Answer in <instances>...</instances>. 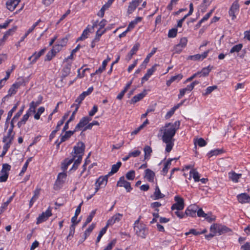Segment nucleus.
I'll use <instances>...</instances> for the list:
<instances>
[{
	"label": "nucleus",
	"instance_id": "obj_22",
	"mask_svg": "<svg viewBox=\"0 0 250 250\" xmlns=\"http://www.w3.org/2000/svg\"><path fill=\"white\" fill-rule=\"evenodd\" d=\"M140 44L138 43L135 44L131 49L129 53L126 56V59L129 61L131 59L132 56L135 54L139 49Z\"/></svg>",
	"mask_w": 250,
	"mask_h": 250
},
{
	"label": "nucleus",
	"instance_id": "obj_46",
	"mask_svg": "<svg viewBox=\"0 0 250 250\" xmlns=\"http://www.w3.org/2000/svg\"><path fill=\"white\" fill-rule=\"evenodd\" d=\"M45 108L43 106L40 107L38 109L37 112L34 115V118L36 120H39L40 118L41 115L44 111Z\"/></svg>",
	"mask_w": 250,
	"mask_h": 250
},
{
	"label": "nucleus",
	"instance_id": "obj_11",
	"mask_svg": "<svg viewBox=\"0 0 250 250\" xmlns=\"http://www.w3.org/2000/svg\"><path fill=\"white\" fill-rule=\"evenodd\" d=\"M91 120V118L87 116L82 118L76 126L74 129L75 131H77L79 130H81V128H84Z\"/></svg>",
	"mask_w": 250,
	"mask_h": 250
},
{
	"label": "nucleus",
	"instance_id": "obj_13",
	"mask_svg": "<svg viewBox=\"0 0 250 250\" xmlns=\"http://www.w3.org/2000/svg\"><path fill=\"white\" fill-rule=\"evenodd\" d=\"M143 0H133L130 2L128 6L127 13L128 15L131 14L142 1Z\"/></svg>",
	"mask_w": 250,
	"mask_h": 250
},
{
	"label": "nucleus",
	"instance_id": "obj_19",
	"mask_svg": "<svg viewBox=\"0 0 250 250\" xmlns=\"http://www.w3.org/2000/svg\"><path fill=\"white\" fill-rule=\"evenodd\" d=\"M108 176L107 175L104 176L100 177L96 181L95 185H98L99 187H101L102 186H105L107 182Z\"/></svg>",
	"mask_w": 250,
	"mask_h": 250
},
{
	"label": "nucleus",
	"instance_id": "obj_64",
	"mask_svg": "<svg viewBox=\"0 0 250 250\" xmlns=\"http://www.w3.org/2000/svg\"><path fill=\"white\" fill-rule=\"evenodd\" d=\"M183 78V75L181 74L176 75L171 77L170 79L173 82L175 81H179Z\"/></svg>",
	"mask_w": 250,
	"mask_h": 250
},
{
	"label": "nucleus",
	"instance_id": "obj_3",
	"mask_svg": "<svg viewBox=\"0 0 250 250\" xmlns=\"http://www.w3.org/2000/svg\"><path fill=\"white\" fill-rule=\"evenodd\" d=\"M134 229L135 234L139 237L142 238H145L148 234V230L145 224L143 225H138L134 226Z\"/></svg>",
	"mask_w": 250,
	"mask_h": 250
},
{
	"label": "nucleus",
	"instance_id": "obj_16",
	"mask_svg": "<svg viewBox=\"0 0 250 250\" xmlns=\"http://www.w3.org/2000/svg\"><path fill=\"white\" fill-rule=\"evenodd\" d=\"M21 0H8L6 3L7 8L10 11H13L19 4Z\"/></svg>",
	"mask_w": 250,
	"mask_h": 250
},
{
	"label": "nucleus",
	"instance_id": "obj_59",
	"mask_svg": "<svg viewBox=\"0 0 250 250\" xmlns=\"http://www.w3.org/2000/svg\"><path fill=\"white\" fill-rule=\"evenodd\" d=\"M96 213V210L92 211L86 220V223H90Z\"/></svg>",
	"mask_w": 250,
	"mask_h": 250
},
{
	"label": "nucleus",
	"instance_id": "obj_4",
	"mask_svg": "<svg viewBox=\"0 0 250 250\" xmlns=\"http://www.w3.org/2000/svg\"><path fill=\"white\" fill-rule=\"evenodd\" d=\"M11 166L7 164L2 165V168L0 172V182L6 181L8 177V172L10 170Z\"/></svg>",
	"mask_w": 250,
	"mask_h": 250
},
{
	"label": "nucleus",
	"instance_id": "obj_31",
	"mask_svg": "<svg viewBox=\"0 0 250 250\" xmlns=\"http://www.w3.org/2000/svg\"><path fill=\"white\" fill-rule=\"evenodd\" d=\"M142 20V18L137 17L136 19L132 21H131L127 27V30H130L133 29L135 26L137 24L138 22H140Z\"/></svg>",
	"mask_w": 250,
	"mask_h": 250
},
{
	"label": "nucleus",
	"instance_id": "obj_55",
	"mask_svg": "<svg viewBox=\"0 0 250 250\" xmlns=\"http://www.w3.org/2000/svg\"><path fill=\"white\" fill-rule=\"evenodd\" d=\"M214 11V9H212L211 10H210V12H209L200 21H199V23L200 24H201L202 22H203L204 21H207L208 20V19L210 17V16L211 15L213 11Z\"/></svg>",
	"mask_w": 250,
	"mask_h": 250
},
{
	"label": "nucleus",
	"instance_id": "obj_20",
	"mask_svg": "<svg viewBox=\"0 0 250 250\" xmlns=\"http://www.w3.org/2000/svg\"><path fill=\"white\" fill-rule=\"evenodd\" d=\"M20 86L21 83H17L12 84L8 91V94L7 96H11L12 95L15 94L16 93L17 90L20 87Z\"/></svg>",
	"mask_w": 250,
	"mask_h": 250
},
{
	"label": "nucleus",
	"instance_id": "obj_56",
	"mask_svg": "<svg viewBox=\"0 0 250 250\" xmlns=\"http://www.w3.org/2000/svg\"><path fill=\"white\" fill-rule=\"evenodd\" d=\"M158 65L157 64H154L151 68L148 69L147 71V73H146L148 76L150 77L151 76L153 72H155L156 70V67L158 66Z\"/></svg>",
	"mask_w": 250,
	"mask_h": 250
},
{
	"label": "nucleus",
	"instance_id": "obj_37",
	"mask_svg": "<svg viewBox=\"0 0 250 250\" xmlns=\"http://www.w3.org/2000/svg\"><path fill=\"white\" fill-rule=\"evenodd\" d=\"M173 160V159H170L165 164L164 167L163 168L162 170L164 175H165L167 173L168 170L170 167V166L171 165V161Z\"/></svg>",
	"mask_w": 250,
	"mask_h": 250
},
{
	"label": "nucleus",
	"instance_id": "obj_58",
	"mask_svg": "<svg viewBox=\"0 0 250 250\" xmlns=\"http://www.w3.org/2000/svg\"><path fill=\"white\" fill-rule=\"evenodd\" d=\"M106 62L103 61L102 66L100 67L98 69L96 70L95 73H101L105 69L106 67Z\"/></svg>",
	"mask_w": 250,
	"mask_h": 250
},
{
	"label": "nucleus",
	"instance_id": "obj_7",
	"mask_svg": "<svg viewBox=\"0 0 250 250\" xmlns=\"http://www.w3.org/2000/svg\"><path fill=\"white\" fill-rule=\"evenodd\" d=\"M15 133L14 131H8L7 134L4 135L2 139V142L4 145H7V146H10L12 141L14 140Z\"/></svg>",
	"mask_w": 250,
	"mask_h": 250
},
{
	"label": "nucleus",
	"instance_id": "obj_34",
	"mask_svg": "<svg viewBox=\"0 0 250 250\" xmlns=\"http://www.w3.org/2000/svg\"><path fill=\"white\" fill-rule=\"evenodd\" d=\"M107 28H100L97 30L95 38L96 40H100L101 37L107 31Z\"/></svg>",
	"mask_w": 250,
	"mask_h": 250
},
{
	"label": "nucleus",
	"instance_id": "obj_36",
	"mask_svg": "<svg viewBox=\"0 0 250 250\" xmlns=\"http://www.w3.org/2000/svg\"><path fill=\"white\" fill-rule=\"evenodd\" d=\"M197 145H198L200 147H202L205 146L207 145V142L204 139L200 138L194 142L195 148H196Z\"/></svg>",
	"mask_w": 250,
	"mask_h": 250
},
{
	"label": "nucleus",
	"instance_id": "obj_26",
	"mask_svg": "<svg viewBox=\"0 0 250 250\" xmlns=\"http://www.w3.org/2000/svg\"><path fill=\"white\" fill-rule=\"evenodd\" d=\"M144 151L145 153V159H149L151 156V153L152 152L151 147L150 146H146L144 148Z\"/></svg>",
	"mask_w": 250,
	"mask_h": 250
},
{
	"label": "nucleus",
	"instance_id": "obj_63",
	"mask_svg": "<svg viewBox=\"0 0 250 250\" xmlns=\"http://www.w3.org/2000/svg\"><path fill=\"white\" fill-rule=\"evenodd\" d=\"M55 54L51 50L46 55L45 61H50Z\"/></svg>",
	"mask_w": 250,
	"mask_h": 250
},
{
	"label": "nucleus",
	"instance_id": "obj_62",
	"mask_svg": "<svg viewBox=\"0 0 250 250\" xmlns=\"http://www.w3.org/2000/svg\"><path fill=\"white\" fill-rule=\"evenodd\" d=\"M85 97V96L83 93L80 94L79 96L75 100V102L78 103L77 104H78L79 106V104L81 103L82 101L83 100Z\"/></svg>",
	"mask_w": 250,
	"mask_h": 250
},
{
	"label": "nucleus",
	"instance_id": "obj_18",
	"mask_svg": "<svg viewBox=\"0 0 250 250\" xmlns=\"http://www.w3.org/2000/svg\"><path fill=\"white\" fill-rule=\"evenodd\" d=\"M73 157L71 159H66L62 164V168L63 171L67 169L68 166H69L74 161H75L76 158V156L72 155Z\"/></svg>",
	"mask_w": 250,
	"mask_h": 250
},
{
	"label": "nucleus",
	"instance_id": "obj_48",
	"mask_svg": "<svg viewBox=\"0 0 250 250\" xmlns=\"http://www.w3.org/2000/svg\"><path fill=\"white\" fill-rule=\"evenodd\" d=\"M135 172L134 170H130L126 174V178L129 180H133L135 178Z\"/></svg>",
	"mask_w": 250,
	"mask_h": 250
},
{
	"label": "nucleus",
	"instance_id": "obj_28",
	"mask_svg": "<svg viewBox=\"0 0 250 250\" xmlns=\"http://www.w3.org/2000/svg\"><path fill=\"white\" fill-rule=\"evenodd\" d=\"M45 51V48L42 49L38 53L35 52L33 54V56H34V59L31 61V63H35L37 60L42 55L44 54V52Z\"/></svg>",
	"mask_w": 250,
	"mask_h": 250
},
{
	"label": "nucleus",
	"instance_id": "obj_32",
	"mask_svg": "<svg viewBox=\"0 0 250 250\" xmlns=\"http://www.w3.org/2000/svg\"><path fill=\"white\" fill-rule=\"evenodd\" d=\"M30 114L29 113H27L22 117V119L18 123V126L19 128H20L22 125H24L26 122L28 120Z\"/></svg>",
	"mask_w": 250,
	"mask_h": 250
},
{
	"label": "nucleus",
	"instance_id": "obj_6",
	"mask_svg": "<svg viewBox=\"0 0 250 250\" xmlns=\"http://www.w3.org/2000/svg\"><path fill=\"white\" fill-rule=\"evenodd\" d=\"M174 200L176 202L171 207V209L173 210L177 209L178 210H181L184 208V200L182 198L179 196H175L174 197Z\"/></svg>",
	"mask_w": 250,
	"mask_h": 250
},
{
	"label": "nucleus",
	"instance_id": "obj_42",
	"mask_svg": "<svg viewBox=\"0 0 250 250\" xmlns=\"http://www.w3.org/2000/svg\"><path fill=\"white\" fill-rule=\"evenodd\" d=\"M219 224H213L210 228V231L211 232L215 235L216 233H218Z\"/></svg>",
	"mask_w": 250,
	"mask_h": 250
},
{
	"label": "nucleus",
	"instance_id": "obj_40",
	"mask_svg": "<svg viewBox=\"0 0 250 250\" xmlns=\"http://www.w3.org/2000/svg\"><path fill=\"white\" fill-rule=\"evenodd\" d=\"M156 50L157 48H153L151 51L147 55L143 62V63L147 64L149 61V59L155 53Z\"/></svg>",
	"mask_w": 250,
	"mask_h": 250
},
{
	"label": "nucleus",
	"instance_id": "obj_33",
	"mask_svg": "<svg viewBox=\"0 0 250 250\" xmlns=\"http://www.w3.org/2000/svg\"><path fill=\"white\" fill-rule=\"evenodd\" d=\"M192 90V89L189 85H187V86L185 88L181 89L178 95V98L181 99L183 96H184L187 91H191Z\"/></svg>",
	"mask_w": 250,
	"mask_h": 250
},
{
	"label": "nucleus",
	"instance_id": "obj_35",
	"mask_svg": "<svg viewBox=\"0 0 250 250\" xmlns=\"http://www.w3.org/2000/svg\"><path fill=\"white\" fill-rule=\"evenodd\" d=\"M230 231V229L227 227L226 226H223L219 224L218 234L221 235L223 233Z\"/></svg>",
	"mask_w": 250,
	"mask_h": 250
},
{
	"label": "nucleus",
	"instance_id": "obj_23",
	"mask_svg": "<svg viewBox=\"0 0 250 250\" xmlns=\"http://www.w3.org/2000/svg\"><path fill=\"white\" fill-rule=\"evenodd\" d=\"M165 197V195L161 192V191L158 186H156L155 189V191L152 197L154 200H158L163 198Z\"/></svg>",
	"mask_w": 250,
	"mask_h": 250
},
{
	"label": "nucleus",
	"instance_id": "obj_30",
	"mask_svg": "<svg viewBox=\"0 0 250 250\" xmlns=\"http://www.w3.org/2000/svg\"><path fill=\"white\" fill-rule=\"evenodd\" d=\"M190 207H188L187 208L185 211V215L189 216L191 217H194L196 216V209L190 208Z\"/></svg>",
	"mask_w": 250,
	"mask_h": 250
},
{
	"label": "nucleus",
	"instance_id": "obj_14",
	"mask_svg": "<svg viewBox=\"0 0 250 250\" xmlns=\"http://www.w3.org/2000/svg\"><path fill=\"white\" fill-rule=\"evenodd\" d=\"M238 202L241 204L249 203L250 202V196L246 193H241L237 196Z\"/></svg>",
	"mask_w": 250,
	"mask_h": 250
},
{
	"label": "nucleus",
	"instance_id": "obj_53",
	"mask_svg": "<svg viewBox=\"0 0 250 250\" xmlns=\"http://www.w3.org/2000/svg\"><path fill=\"white\" fill-rule=\"evenodd\" d=\"M63 46H62L59 43L55 45L51 51L56 55L57 53L59 52L62 48Z\"/></svg>",
	"mask_w": 250,
	"mask_h": 250
},
{
	"label": "nucleus",
	"instance_id": "obj_38",
	"mask_svg": "<svg viewBox=\"0 0 250 250\" xmlns=\"http://www.w3.org/2000/svg\"><path fill=\"white\" fill-rule=\"evenodd\" d=\"M13 197L14 195L11 196L6 202H4L3 204H2L0 207V214L3 212L4 209H6L8 204L12 201Z\"/></svg>",
	"mask_w": 250,
	"mask_h": 250
},
{
	"label": "nucleus",
	"instance_id": "obj_5",
	"mask_svg": "<svg viewBox=\"0 0 250 250\" xmlns=\"http://www.w3.org/2000/svg\"><path fill=\"white\" fill-rule=\"evenodd\" d=\"M67 174L65 172L60 173L58 175L57 179L56 181L55 184V189H60L66 180Z\"/></svg>",
	"mask_w": 250,
	"mask_h": 250
},
{
	"label": "nucleus",
	"instance_id": "obj_1",
	"mask_svg": "<svg viewBox=\"0 0 250 250\" xmlns=\"http://www.w3.org/2000/svg\"><path fill=\"white\" fill-rule=\"evenodd\" d=\"M180 123L176 121L174 123H168L161 127L159 133L162 136L163 143L166 144V151L169 153L172 150L175 141L174 136L177 130L179 128Z\"/></svg>",
	"mask_w": 250,
	"mask_h": 250
},
{
	"label": "nucleus",
	"instance_id": "obj_9",
	"mask_svg": "<svg viewBox=\"0 0 250 250\" xmlns=\"http://www.w3.org/2000/svg\"><path fill=\"white\" fill-rule=\"evenodd\" d=\"M52 215L51 210L49 208L44 212H42L37 218V224L45 221Z\"/></svg>",
	"mask_w": 250,
	"mask_h": 250
},
{
	"label": "nucleus",
	"instance_id": "obj_54",
	"mask_svg": "<svg viewBox=\"0 0 250 250\" xmlns=\"http://www.w3.org/2000/svg\"><path fill=\"white\" fill-rule=\"evenodd\" d=\"M177 33V29L176 28H172L169 30L168 33V37L169 38H174L176 37Z\"/></svg>",
	"mask_w": 250,
	"mask_h": 250
},
{
	"label": "nucleus",
	"instance_id": "obj_10",
	"mask_svg": "<svg viewBox=\"0 0 250 250\" xmlns=\"http://www.w3.org/2000/svg\"><path fill=\"white\" fill-rule=\"evenodd\" d=\"M239 5L238 4V0H236L233 2L229 10V15L230 17H231L232 20L235 19V13L239 10Z\"/></svg>",
	"mask_w": 250,
	"mask_h": 250
},
{
	"label": "nucleus",
	"instance_id": "obj_21",
	"mask_svg": "<svg viewBox=\"0 0 250 250\" xmlns=\"http://www.w3.org/2000/svg\"><path fill=\"white\" fill-rule=\"evenodd\" d=\"M155 176L154 172L150 169H146L145 170V177L150 182H152L154 181V177Z\"/></svg>",
	"mask_w": 250,
	"mask_h": 250
},
{
	"label": "nucleus",
	"instance_id": "obj_25",
	"mask_svg": "<svg viewBox=\"0 0 250 250\" xmlns=\"http://www.w3.org/2000/svg\"><path fill=\"white\" fill-rule=\"evenodd\" d=\"M121 165L122 163L121 162H118L116 164L113 165L111 167V171L108 173V175L110 176L116 173Z\"/></svg>",
	"mask_w": 250,
	"mask_h": 250
},
{
	"label": "nucleus",
	"instance_id": "obj_17",
	"mask_svg": "<svg viewBox=\"0 0 250 250\" xmlns=\"http://www.w3.org/2000/svg\"><path fill=\"white\" fill-rule=\"evenodd\" d=\"M122 216L123 215L120 213H117L114 215L113 216H112V217L111 219L108 220V221H107L106 224L107 227H108V226L109 225H112L116 222H119L121 220Z\"/></svg>",
	"mask_w": 250,
	"mask_h": 250
},
{
	"label": "nucleus",
	"instance_id": "obj_8",
	"mask_svg": "<svg viewBox=\"0 0 250 250\" xmlns=\"http://www.w3.org/2000/svg\"><path fill=\"white\" fill-rule=\"evenodd\" d=\"M117 186L124 187L127 192H130L132 190L130 183L126 181L124 176L121 177L119 180L117 182Z\"/></svg>",
	"mask_w": 250,
	"mask_h": 250
},
{
	"label": "nucleus",
	"instance_id": "obj_61",
	"mask_svg": "<svg viewBox=\"0 0 250 250\" xmlns=\"http://www.w3.org/2000/svg\"><path fill=\"white\" fill-rule=\"evenodd\" d=\"M205 218L208 222H211L215 220V216L212 215L211 213L207 214Z\"/></svg>",
	"mask_w": 250,
	"mask_h": 250
},
{
	"label": "nucleus",
	"instance_id": "obj_51",
	"mask_svg": "<svg viewBox=\"0 0 250 250\" xmlns=\"http://www.w3.org/2000/svg\"><path fill=\"white\" fill-rule=\"evenodd\" d=\"M17 107H18V104H15L13 107L12 109L8 112V115H7V119H6V122H7L9 120H10V119L11 118V117L12 116V114H13V112H14L16 111V110L17 109Z\"/></svg>",
	"mask_w": 250,
	"mask_h": 250
},
{
	"label": "nucleus",
	"instance_id": "obj_49",
	"mask_svg": "<svg viewBox=\"0 0 250 250\" xmlns=\"http://www.w3.org/2000/svg\"><path fill=\"white\" fill-rule=\"evenodd\" d=\"M222 152V149H214V150H211L208 153V156L210 157H212L213 156H216V155H218V154L221 153Z\"/></svg>",
	"mask_w": 250,
	"mask_h": 250
},
{
	"label": "nucleus",
	"instance_id": "obj_57",
	"mask_svg": "<svg viewBox=\"0 0 250 250\" xmlns=\"http://www.w3.org/2000/svg\"><path fill=\"white\" fill-rule=\"evenodd\" d=\"M116 240H112L103 250H111L116 243Z\"/></svg>",
	"mask_w": 250,
	"mask_h": 250
},
{
	"label": "nucleus",
	"instance_id": "obj_52",
	"mask_svg": "<svg viewBox=\"0 0 250 250\" xmlns=\"http://www.w3.org/2000/svg\"><path fill=\"white\" fill-rule=\"evenodd\" d=\"M89 32V29L88 28H86L83 31L82 35L80 37H79L78 39V41H82L87 38V35Z\"/></svg>",
	"mask_w": 250,
	"mask_h": 250
},
{
	"label": "nucleus",
	"instance_id": "obj_41",
	"mask_svg": "<svg viewBox=\"0 0 250 250\" xmlns=\"http://www.w3.org/2000/svg\"><path fill=\"white\" fill-rule=\"evenodd\" d=\"M243 47V44L241 43L238 44L233 46L230 50V53L239 52Z\"/></svg>",
	"mask_w": 250,
	"mask_h": 250
},
{
	"label": "nucleus",
	"instance_id": "obj_60",
	"mask_svg": "<svg viewBox=\"0 0 250 250\" xmlns=\"http://www.w3.org/2000/svg\"><path fill=\"white\" fill-rule=\"evenodd\" d=\"M141 151L138 150H136L135 151H133L132 152L129 153V156L133 157H136L139 156L141 154Z\"/></svg>",
	"mask_w": 250,
	"mask_h": 250
},
{
	"label": "nucleus",
	"instance_id": "obj_47",
	"mask_svg": "<svg viewBox=\"0 0 250 250\" xmlns=\"http://www.w3.org/2000/svg\"><path fill=\"white\" fill-rule=\"evenodd\" d=\"M74 106H75V109L73 112L71 117H70V118L68 120V122H70L72 121L73 120H74V118H75V115L76 113V112L78 111V108L79 107V106L78 104H74L72 105L71 107H74Z\"/></svg>",
	"mask_w": 250,
	"mask_h": 250
},
{
	"label": "nucleus",
	"instance_id": "obj_12",
	"mask_svg": "<svg viewBox=\"0 0 250 250\" xmlns=\"http://www.w3.org/2000/svg\"><path fill=\"white\" fill-rule=\"evenodd\" d=\"M188 40L186 38H183L180 40L179 43L175 45L174 50L176 53H180L183 49L187 45Z\"/></svg>",
	"mask_w": 250,
	"mask_h": 250
},
{
	"label": "nucleus",
	"instance_id": "obj_24",
	"mask_svg": "<svg viewBox=\"0 0 250 250\" xmlns=\"http://www.w3.org/2000/svg\"><path fill=\"white\" fill-rule=\"evenodd\" d=\"M241 174H237L234 171L229 173V178L235 183L238 182V180L241 178Z\"/></svg>",
	"mask_w": 250,
	"mask_h": 250
},
{
	"label": "nucleus",
	"instance_id": "obj_43",
	"mask_svg": "<svg viewBox=\"0 0 250 250\" xmlns=\"http://www.w3.org/2000/svg\"><path fill=\"white\" fill-rule=\"evenodd\" d=\"M217 86L216 85H213L208 87L206 90L205 92H203L202 95L203 96H207L211 93L214 90L216 89Z\"/></svg>",
	"mask_w": 250,
	"mask_h": 250
},
{
	"label": "nucleus",
	"instance_id": "obj_50",
	"mask_svg": "<svg viewBox=\"0 0 250 250\" xmlns=\"http://www.w3.org/2000/svg\"><path fill=\"white\" fill-rule=\"evenodd\" d=\"M94 228L95 225L92 224L86 229L84 233L85 239H86V237L89 235Z\"/></svg>",
	"mask_w": 250,
	"mask_h": 250
},
{
	"label": "nucleus",
	"instance_id": "obj_44",
	"mask_svg": "<svg viewBox=\"0 0 250 250\" xmlns=\"http://www.w3.org/2000/svg\"><path fill=\"white\" fill-rule=\"evenodd\" d=\"M69 113L70 112H68L67 113H65L62 117V119L58 122L56 126L57 129H60V126L63 125L64 121L68 118L69 115Z\"/></svg>",
	"mask_w": 250,
	"mask_h": 250
},
{
	"label": "nucleus",
	"instance_id": "obj_39",
	"mask_svg": "<svg viewBox=\"0 0 250 250\" xmlns=\"http://www.w3.org/2000/svg\"><path fill=\"white\" fill-rule=\"evenodd\" d=\"M210 69L209 68V66L207 67L203 68L200 72H198L197 73H199V76L201 77H205L208 75L209 73Z\"/></svg>",
	"mask_w": 250,
	"mask_h": 250
},
{
	"label": "nucleus",
	"instance_id": "obj_27",
	"mask_svg": "<svg viewBox=\"0 0 250 250\" xmlns=\"http://www.w3.org/2000/svg\"><path fill=\"white\" fill-rule=\"evenodd\" d=\"M146 95V93L145 90L142 93H141L139 94H137L134 96L131 99L132 103H136L137 102L139 101L141 99H142Z\"/></svg>",
	"mask_w": 250,
	"mask_h": 250
},
{
	"label": "nucleus",
	"instance_id": "obj_29",
	"mask_svg": "<svg viewBox=\"0 0 250 250\" xmlns=\"http://www.w3.org/2000/svg\"><path fill=\"white\" fill-rule=\"evenodd\" d=\"M71 70V64H67L63 68L62 71V76L63 77H65L67 76L70 72Z\"/></svg>",
	"mask_w": 250,
	"mask_h": 250
},
{
	"label": "nucleus",
	"instance_id": "obj_2",
	"mask_svg": "<svg viewBox=\"0 0 250 250\" xmlns=\"http://www.w3.org/2000/svg\"><path fill=\"white\" fill-rule=\"evenodd\" d=\"M84 144L83 142H79L77 145L74 146V152H72V154L76 156L77 159L74 162L72 169H76L81 163L84 153Z\"/></svg>",
	"mask_w": 250,
	"mask_h": 250
},
{
	"label": "nucleus",
	"instance_id": "obj_45",
	"mask_svg": "<svg viewBox=\"0 0 250 250\" xmlns=\"http://www.w3.org/2000/svg\"><path fill=\"white\" fill-rule=\"evenodd\" d=\"M191 172L192 173V177L195 182L200 181V176L199 173L194 169H192Z\"/></svg>",
	"mask_w": 250,
	"mask_h": 250
},
{
	"label": "nucleus",
	"instance_id": "obj_15",
	"mask_svg": "<svg viewBox=\"0 0 250 250\" xmlns=\"http://www.w3.org/2000/svg\"><path fill=\"white\" fill-rule=\"evenodd\" d=\"M76 132L75 129L73 131H65V134L63 135H62L61 137L60 142H58V141L56 142V144H57V147H59L60 144L62 142L65 141L67 139H68L73 134Z\"/></svg>",
	"mask_w": 250,
	"mask_h": 250
}]
</instances>
